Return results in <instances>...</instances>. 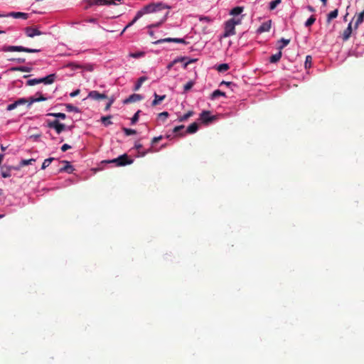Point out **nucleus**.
<instances>
[{
    "label": "nucleus",
    "mask_w": 364,
    "mask_h": 364,
    "mask_svg": "<svg viewBox=\"0 0 364 364\" xmlns=\"http://www.w3.org/2000/svg\"><path fill=\"white\" fill-rule=\"evenodd\" d=\"M4 159V154H0V164H1Z\"/></svg>",
    "instance_id": "61"
},
{
    "label": "nucleus",
    "mask_w": 364,
    "mask_h": 364,
    "mask_svg": "<svg viewBox=\"0 0 364 364\" xmlns=\"http://www.w3.org/2000/svg\"><path fill=\"white\" fill-rule=\"evenodd\" d=\"M11 168H14L15 170H18V168H15V167H6V168H4V167H1V176L3 178H9L11 176Z\"/></svg>",
    "instance_id": "19"
},
{
    "label": "nucleus",
    "mask_w": 364,
    "mask_h": 364,
    "mask_svg": "<svg viewBox=\"0 0 364 364\" xmlns=\"http://www.w3.org/2000/svg\"><path fill=\"white\" fill-rule=\"evenodd\" d=\"M30 99L27 100L25 98H20L18 100L15 101V103L16 104V106L23 105L26 103H29Z\"/></svg>",
    "instance_id": "36"
},
{
    "label": "nucleus",
    "mask_w": 364,
    "mask_h": 364,
    "mask_svg": "<svg viewBox=\"0 0 364 364\" xmlns=\"http://www.w3.org/2000/svg\"><path fill=\"white\" fill-rule=\"evenodd\" d=\"M184 128V126L183 125H180V126H177L176 127L173 128V132L176 134H177L179 131H181V129H183Z\"/></svg>",
    "instance_id": "48"
},
{
    "label": "nucleus",
    "mask_w": 364,
    "mask_h": 364,
    "mask_svg": "<svg viewBox=\"0 0 364 364\" xmlns=\"http://www.w3.org/2000/svg\"><path fill=\"white\" fill-rule=\"evenodd\" d=\"M113 102H114V99H111V100H109V102L107 104V105H106V107H105V110H108V109L110 108V107L112 106V103H113Z\"/></svg>",
    "instance_id": "50"
},
{
    "label": "nucleus",
    "mask_w": 364,
    "mask_h": 364,
    "mask_svg": "<svg viewBox=\"0 0 364 364\" xmlns=\"http://www.w3.org/2000/svg\"><path fill=\"white\" fill-rule=\"evenodd\" d=\"M225 92L220 91V90H216L212 93L211 98L215 99V98L218 97L219 96H225Z\"/></svg>",
    "instance_id": "30"
},
{
    "label": "nucleus",
    "mask_w": 364,
    "mask_h": 364,
    "mask_svg": "<svg viewBox=\"0 0 364 364\" xmlns=\"http://www.w3.org/2000/svg\"><path fill=\"white\" fill-rule=\"evenodd\" d=\"M146 80L147 77L146 76H142L139 77L134 86V90H138L141 87L143 82H144Z\"/></svg>",
    "instance_id": "23"
},
{
    "label": "nucleus",
    "mask_w": 364,
    "mask_h": 364,
    "mask_svg": "<svg viewBox=\"0 0 364 364\" xmlns=\"http://www.w3.org/2000/svg\"><path fill=\"white\" fill-rule=\"evenodd\" d=\"M171 42L187 44V42L183 38H161V39L154 41V43L157 45V44H160V43H171Z\"/></svg>",
    "instance_id": "7"
},
{
    "label": "nucleus",
    "mask_w": 364,
    "mask_h": 364,
    "mask_svg": "<svg viewBox=\"0 0 364 364\" xmlns=\"http://www.w3.org/2000/svg\"><path fill=\"white\" fill-rule=\"evenodd\" d=\"M3 50L5 52H25V53H38L40 49L28 48L23 46H4Z\"/></svg>",
    "instance_id": "4"
},
{
    "label": "nucleus",
    "mask_w": 364,
    "mask_h": 364,
    "mask_svg": "<svg viewBox=\"0 0 364 364\" xmlns=\"http://www.w3.org/2000/svg\"><path fill=\"white\" fill-rule=\"evenodd\" d=\"M142 100V96L139 94H132L128 98H127L124 101V104H128L131 102H137Z\"/></svg>",
    "instance_id": "16"
},
{
    "label": "nucleus",
    "mask_w": 364,
    "mask_h": 364,
    "mask_svg": "<svg viewBox=\"0 0 364 364\" xmlns=\"http://www.w3.org/2000/svg\"><path fill=\"white\" fill-rule=\"evenodd\" d=\"M141 54H137V53H134V54H132V56L134 57V58H136L138 56H140Z\"/></svg>",
    "instance_id": "60"
},
{
    "label": "nucleus",
    "mask_w": 364,
    "mask_h": 364,
    "mask_svg": "<svg viewBox=\"0 0 364 364\" xmlns=\"http://www.w3.org/2000/svg\"><path fill=\"white\" fill-rule=\"evenodd\" d=\"M168 113L167 112H163L159 114V117L166 119L168 117Z\"/></svg>",
    "instance_id": "47"
},
{
    "label": "nucleus",
    "mask_w": 364,
    "mask_h": 364,
    "mask_svg": "<svg viewBox=\"0 0 364 364\" xmlns=\"http://www.w3.org/2000/svg\"><path fill=\"white\" fill-rule=\"evenodd\" d=\"M47 116H52L56 118H60L61 119H65L66 118V115L64 113L56 112V113H48Z\"/></svg>",
    "instance_id": "26"
},
{
    "label": "nucleus",
    "mask_w": 364,
    "mask_h": 364,
    "mask_svg": "<svg viewBox=\"0 0 364 364\" xmlns=\"http://www.w3.org/2000/svg\"><path fill=\"white\" fill-rule=\"evenodd\" d=\"M170 9V6L162 2L152 3L144 6V8L141 10L139 11L136 13L134 19L125 26V28L122 31L121 34H122L126 31L127 28L132 26L144 14L159 12L164 9Z\"/></svg>",
    "instance_id": "1"
},
{
    "label": "nucleus",
    "mask_w": 364,
    "mask_h": 364,
    "mask_svg": "<svg viewBox=\"0 0 364 364\" xmlns=\"http://www.w3.org/2000/svg\"><path fill=\"white\" fill-rule=\"evenodd\" d=\"M176 63V60H173L167 65V69L171 70L172 67Z\"/></svg>",
    "instance_id": "52"
},
{
    "label": "nucleus",
    "mask_w": 364,
    "mask_h": 364,
    "mask_svg": "<svg viewBox=\"0 0 364 364\" xmlns=\"http://www.w3.org/2000/svg\"><path fill=\"white\" fill-rule=\"evenodd\" d=\"M55 77L56 75L53 73L42 78L29 80L27 81L26 85L29 86H33L42 82L46 85H49L52 84L55 81Z\"/></svg>",
    "instance_id": "2"
},
{
    "label": "nucleus",
    "mask_w": 364,
    "mask_h": 364,
    "mask_svg": "<svg viewBox=\"0 0 364 364\" xmlns=\"http://www.w3.org/2000/svg\"><path fill=\"white\" fill-rule=\"evenodd\" d=\"M168 14H169V11H166L163 14V16H161V18L159 22H157L156 23H152V24L148 26V28H151L159 27L166 20Z\"/></svg>",
    "instance_id": "17"
},
{
    "label": "nucleus",
    "mask_w": 364,
    "mask_h": 364,
    "mask_svg": "<svg viewBox=\"0 0 364 364\" xmlns=\"http://www.w3.org/2000/svg\"><path fill=\"white\" fill-rule=\"evenodd\" d=\"M26 35L29 38H33L36 36H41L43 34L38 28L33 27H26L24 29Z\"/></svg>",
    "instance_id": "9"
},
{
    "label": "nucleus",
    "mask_w": 364,
    "mask_h": 364,
    "mask_svg": "<svg viewBox=\"0 0 364 364\" xmlns=\"http://www.w3.org/2000/svg\"><path fill=\"white\" fill-rule=\"evenodd\" d=\"M133 161V159H129L127 154H124L116 159L109 161H105V162L115 164L117 166H124L126 165L132 164Z\"/></svg>",
    "instance_id": "3"
},
{
    "label": "nucleus",
    "mask_w": 364,
    "mask_h": 364,
    "mask_svg": "<svg viewBox=\"0 0 364 364\" xmlns=\"http://www.w3.org/2000/svg\"><path fill=\"white\" fill-rule=\"evenodd\" d=\"M230 21H233V23H234V26H235L236 25H238L241 23V20L240 19H235V18H231L230 19Z\"/></svg>",
    "instance_id": "53"
},
{
    "label": "nucleus",
    "mask_w": 364,
    "mask_h": 364,
    "mask_svg": "<svg viewBox=\"0 0 364 364\" xmlns=\"http://www.w3.org/2000/svg\"><path fill=\"white\" fill-rule=\"evenodd\" d=\"M198 129V123L196 122H193L192 124H191L188 127H187V129H186V133L187 134H194L196 133Z\"/></svg>",
    "instance_id": "20"
},
{
    "label": "nucleus",
    "mask_w": 364,
    "mask_h": 364,
    "mask_svg": "<svg viewBox=\"0 0 364 364\" xmlns=\"http://www.w3.org/2000/svg\"><path fill=\"white\" fill-rule=\"evenodd\" d=\"M311 60H312L311 56L307 55L306 57V61H305V68H306L311 67Z\"/></svg>",
    "instance_id": "43"
},
{
    "label": "nucleus",
    "mask_w": 364,
    "mask_h": 364,
    "mask_svg": "<svg viewBox=\"0 0 364 364\" xmlns=\"http://www.w3.org/2000/svg\"><path fill=\"white\" fill-rule=\"evenodd\" d=\"M71 148V146L67 144H63L62 146H61V151L65 152L67 150L70 149Z\"/></svg>",
    "instance_id": "49"
},
{
    "label": "nucleus",
    "mask_w": 364,
    "mask_h": 364,
    "mask_svg": "<svg viewBox=\"0 0 364 364\" xmlns=\"http://www.w3.org/2000/svg\"><path fill=\"white\" fill-rule=\"evenodd\" d=\"M282 0H274L270 2L269 9L274 10L281 3Z\"/></svg>",
    "instance_id": "41"
},
{
    "label": "nucleus",
    "mask_w": 364,
    "mask_h": 364,
    "mask_svg": "<svg viewBox=\"0 0 364 364\" xmlns=\"http://www.w3.org/2000/svg\"><path fill=\"white\" fill-rule=\"evenodd\" d=\"M17 106H16V104L15 103V102L12 104H10L7 106L6 107V110L7 111H11L13 109H14L15 108H16Z\"/></svg>",
    "instance_id": "44"
},
{
    "label": "nucleus",
    "mask_w": 364,
    "mask_h": 364,
    "mask_svg": "<svg viewBox=\"0 0 364 364\" xmlns=\"http://www.w3.org/2000/svg\"><path fill=\"white\" fill-rule=\"evenodd\" d=\"M28 14L23 12H10L7 14H5V17H13L14 18H21L23 19H27L28 18Z\"/></svg>",
    "instance_id": "11"
},
{
    "label": "nucleus",
    "mask_w": 364,
    "mask_h": 364,
    "mask_svg": "<svg viewBox=\"0 0 364 364\" xmlns=\"http://www.w3.org/2000/svg\"><path fill=\"white\" fill-rule=\"evenodd\" d=\"M10 60L16 61L18 63H23L25 62L26 59L23 58H11V59H10Z\"/></svg>",
    "instance_id": "46"
},
{
    "label": "nucleus",
    "mask_w": 364,
    "mask_h": 364,
    "mask_svg": "<svg viewBox=\"0 0 364 364\" xmlns=\"http://www.w3.org/2000/svg\"><path fill=\"white\" fill-rule=\"evenodd\" d=\"M110 119L111 116H105L101 118V121L104 124V125L107 127L112 124Z\"/></svg>",
    "instance_id": "28"
},
{
    "label": "nucleus",
    "mask_w": 364,
    "mask_h": 364,
    "mask_svg": "<svg viewBox=\"0 0 364 364\" xmlns=\"http://www.w3.org/2000/svg\"><path fill=\"white\" fill-rule=\"evenodd\" d=\"M80 92V90H76L74 92H71L70 94V96L72 97H74L78 95Z\"/></svg>",
    "instance_id": "51"
},
{
    "label": "nucleus",
    "mask_w": 364,
    "mask_h": 364,
    "mask_svg": "<svg viewBox=\"0 0 364 364\" xmlns=\"http://www.w3.org/2000/svg\"><path fill=\"white\" fill-rule=\"evenodd\" d=\"M316 21V18L314 16H311L308 19L307 21H306L305 23V26L306 27H309L311 26L312 24L314 23V22Z\"/></svg>",
    "instance_id": "37"
},
{
    "label": "nucleus",
    "mask_w": 364,
    "mask_h": 364,
    "mask_svg": "<svg viewBox=\"0 0 364 364\" xmlns=\"http://www.w3.org/2000/svg\"><path fill=\"white\" fill-rule=\"evenodd\" d=\"M196 60V59H192V60H190L188 62L184 64V68H186L187 67V65L191 63H193L195 62Z\"/></svg>",
    "instance_id": "56"
},
{
    "label": "nucleus",
    "mask_w": 364,
    "mask_h": 364,
    "mask_svg": "<svg viewBox=\"0 0 364 364\" xmlns=\"http://www.w3.org/2000/svg\"><path fill=\"white\" fill-rule=\"evenodd\" d=\"M34 161H36V159H23L21 161L20 166H27V165L31 164L32 162H34Z\"/></svg>",
    "instance_id": "40"
},
{
    "label": "nucleus",
    "mask_w": 364,
    "mask_h": 364,
    "mask_svg": "<svg viewBox=\"0 0 364 364\" xmlns=\"http://www.w3.org/2000/svg\"><path fill=\"white\" fill-rule=\"evenodd\" d=\"M46 100V98L44 97L42 95L38 98L31 97L29 103H28V106H30L32 103H33L35 102L45 101Z\"/></svg>",
    "instance_id": "33"
},
{
    "label": "nucleus",
    "mask_w": 364,
    "mask_h": 364,
    "mask_svg": "<svg viewBox=\"0 0 364 364\" xmlns=\"http://www.w3.org/2000/svg\"><path fill=\"white\" fill-rule=\"evenodd\" d=\"M149 35L151 36V37H154V32L153 31H149Z\"/></svg>",
    "instance_id": "63"
},
{
    "label": "nucleus",
    "mask_w": 364,
    "mask_h": 364,
    "mask_svg": "<svg viewBox=\"0 0 364 364\" xmlns=\"http://www.w3.org/2000/svg\"><path fill=\"white\" fill-rule=\"evenodd\" d=\"M154 100L151 102V106L155 107L158 105H159L165 98L166 95H159L156 92L154 95Z\"/></svg>",
    "instance_id": "18"
},
{
    "label": "nucleus",
    "mask_w": 364,
    "mask_h": 364,
    "mask_svg": "<svg viewBox=\"0 0 364 364\" xmlns=\"http://www.w3.org/2000/svg\"><path fill=\"white\" fill-rule=\"evenodd\" d=\"M162 138H163L162 136H159L154 137L152 141H151V144H154L159 142L160 140L162 139Z\"/></svg>",
    "instance_id": "45"
},
{
    "label": "nucleus",
    "mask_w": 364,
    "mask_h": 364,
    "mask_svg": "<svg viewBox=\"0 0 364 364\" xmlns=\"http://www.w3.org/2000/svg\"><path fill=\"white\" fill-rule=\"evenodd\" d=\"M140 110H138L134 114V116L132 117L131 119V123L132 124H135L138 120H139V113H140Z\"/></svg>",
    "instance_id": "42"
},
{
    "label": "nucleus",
    "mask_w": 364,
    "mask_h": 364,
    "mask_svg": "<svg viewBox=\"0 0 364 364\" xmlns=\"http://www.w3.org/2000/svg\"><path fill=\"white\" fill-rule=\"evenodd\" d=\"M32 70L31 68L29 67H24V66H20V67H13L10 69L11 71H21V72H31Z\"/></svg>",
    "instance_id": "22"
},
{
    "label": "nucleus",
    "mask_w": 364,
    "mask_h": 364,
    "mask_svg": "<svg viewBox=\"0 0 364 364\" xmlns=\"http://www.w3.org/2000/svg\"><path fill=\"white\" fill-rule=\"evenodd\" d=\"M151 152H153L152 149H149L147 151L141 153V156H144L146 154H147L148 153H151Z\"/></svg>",
    "instance_id": "54"
},
{
    "label": "nucleus",
    "mask_w": 364,
    "mask_h": 364,
    "mask_svg": "<svg viewBox=\"0 0 364 364\" xmlns=\"http://www.w3.org/2000/svg\"><path fill=\"white\" fill-rule=\"evenodd\" d=\"M62 163L65 164V165L60 168L59 171L60 172H67L68 173H71L74 171V168L73 166L70 164V162L68 161H62Z\"/></svg>",
    "instance_id": "15"
},
{
    "label": "nucleus",
    "mask_w": 364,
    "mask_h": 364,
    "mask_svg": "<svg viewBox=\"0 0 364 364\" xmlns=\"http://www.w3.org/2000/svg\"><path fill=\"white\" fill-rule=\"evenodd\" d=\"M88 97H90L95 100H100L102 99H106L107 97L105 94L100 93L97 91L93 90L89 92Z\"/></svg>",
    "instance_id": "12"
},
{
    "label": "nucleus",
    "mask_w": 364,
    "mask_h": 364,
    "mask_svg": "<svg viewBox=\"0 0 364 364\" xmlns=\"http://www.w3.org/2000/svg\"><path fill=\"white\" fill-rule=\"evenodd\" d=\"M142 148V145L141 144H136L135 149L139 152L140 149Z\"/></svg>",
    "instance_id": "55"
},
{
    "label": "nucleus",
    "mask_w": 364,
    "mask_h": 364,
    "mask_svg": "<svg viewBox=\"0 0 364 364\" xmlns=\"http://www.w3.org/2000/svg\"><path fill=\"white\" fill-rule=\"evenodd\" d=\"M200 119L205 124L213 122L215 119V116H210V111H203L200 114Z\"/></svg>",
    "instance_id": "8"
},
{
    "label": "nucleus",
    "mask_w": 364,
    "mask_h": 364,
    "mask_svg": "<svg viewBox=\"0 0 364 364\" xmlns=\"http://www.w3.org/2000/svg\"><path fill=\"white\" fill-rule=\"evenodd\" d=\"M1 149L2 151H5L6 147L4 146L3 145L1 146Z\"/></svg>",
    "instance_id": "62"
},
{
    "label": "nucleus",
    "mask_w": 364,
    "mask_h": 364,
    "mask_svg": "<svg viewBox=\"0 0 364 364\" xmlns=\"http://www.w3.org/2000/svg\"><path fill=\"white\" fill-rule=\"evenodd\" d=\"M352 33V23H349L348 27L343 31L342 34V39L346 41L349 39Z\"/></svg>",
    "instance_id": "14"
},
{
    "label": "nucleus",
    "mask_w": 364,
    "mask_h": 364,
    "mask_svg": "<svg viewBox=\"0 0 364 364\" xmlns=\"http://www.w3.org/2000/svg\"><path fill=\"white\" fill-rule=\"evenodd\" d=\"M338 9H335L331 11L327 16V23H330L332 19L336 18L338 16Z\"/></svg>",
    "instance_id": "24"
},
{
    "label": "nucleus",
    "mask_w": 364,
    "mask_h": 364,
    "mask_svg": "<svg viewBox=\"0 0 364 364\" xmlns=\"http://www.w3.org/2000/svg\"><path fill=\"white\" fill-rule=\"evenodd\" d=\"M282 53L281 50L270 57L269 62L272 63H277L282 58Z\"/></svg>",
    "instance_id": "21"
},
{
    "label": "nucleus",
    "mask_w": 364,
    "mask_h": 364,
    "mask_svg": "<svg viewBox=\"0 0 364 364\" xmlns=\"http://www.w3.org/2000/svg\"><path fill=\"white\" fill-rule=\"evenodd\" d=\"M194 112L193 111H188L187 113L183 114V116H181L178 117L179 122H185L186 121L189 117H192L193 115Z\"/></svg>",
    "instance_id": "25"
},
{
    "label": "nucleus",
    "mask_w": 364,
    "mask_h": 364,
    "mask_svg": "<svg viewBox=\"0 0 364 364\" xmlns=\"http://www.w3.org/2000/svg\"><path fill=\"white\" fill-rule=\"evenodd\" d=\"M233 21L228 20L225 24L224 37H229L235 34V26H234Z\"/></svg>",
    "instance_id": "6"
},
{
    "label": "nucleus",
    "mask_w": 364,
    "mask_h": 364,
    "mask_svg": "<svg viewBox=\"0 0 364 364\" xmlns=\"http://www.w3.org/2000/svg\"><path fill=\"white\" fill-rule=\"evenodd\" d=\"M280 42L282 43V45H280L278 47V49L282 51V50L290 43V40L289 39L282 38L280 40Z\"/></svg>",
    "instance_id": "32"
},
{
    "label": "nucleus",
    "mask_w": 364,
    "mask_h": 364,
    "mask_svg": "<svg viewBox=\"0 0 364 364\" xmlns=\"http://www.w3.org/2000/svg\"><path fill=\"white\" fill-rule=\"evenodd\" d=\"M363 18H364V14L360 13L359 15L358 16L356 22L355 23V29L358 28L359 24H360L363 21Z\"/></svg>",
    "instance_id": "31"
},
{
    "label": "nucleus",
    "mask_w": 364,
    "mask_h": 364,
    "mask_svg": "<svg viewBox=\"0 0 364 364\" xmlns=\"http://www.w3.org/2000/svg\"><path fill=\"white\" fill-rule=\"evenodd\" d=\"M271 28V21H267L262 23V25L257 28V32L258 33H262L264 32H267L270 30Z\"/></svg>",
    "instance_id": "13"
},
{
    "label": "nucleus",
    "mask_w": 364,
    "mask_h": 364,
    "mask_svg": "<svg viewBox=\"0 0 364 364\" xmlns=\"http://www.w3.org/2000/svg\"><path fill=\"white\" fill-rule=\"evenodd\" d=\"M122 130H123L124 133L127 136L133 135V134H135L136 133V130L132 129H129V128H126V127H123Z\"/></svg>",
    "instance_id": "35"
},
{
    "label": "nucleus",
    "mask_w": 364,
    "mask_h": 364,
    "mask_svg": "<svg viewBox=\"0 0 364 364\" xmlns=\"http://www.w3.org/2000/svg\"><path fill=\"white\" fill-rule=\"evenodd\" d=\"M194 84V81L191 80L188 82L183 87L184 92L189 91L193 87Z\"/></svg>",
    "instance_id": "34"
},
{
    "label": "nucleus",
    "mask_w": 364,
    "mask_h": 364,
    "mask_svg": "<svg viewBox=\"0 0 364 364\" xmlns=\"http://www.w3.org/2000/svg\"><path fill=\"white\" fill-rule=\"evenodd\" d=\"M48 127L49 128H53L55 130L57 134H60L65 129V125L64 124L60 123L58 120L55 119L53 121L48 122Z\"/></svg>",
    "instance_id": "5"
},
{
    "label": "nucleus",
    "mask_w": 364,
    "mask_h": 364,
    "mask_svg": "<svg viewBox=\"0 0 364 364\" xmlns=\"http://www.w3.org/2000/svg\"><path fill=\"white\" fill-rule=\"evenodd\" d=\"M185 60V58H176L174 60H176V63H178V62H182Z\"/></svg>",
    "instance_id": "57"
},
{
    "label": "nucleus",
    "mask_w": 364,
    "mask_h": 364,
    "mask_svg": "<svg viewBox=\"0 0 364 364\" xmlns=\"http://www.w3.org/2000/svg\"><path fill=\"white\" fill-rule=\"evenodd\" d=\"M321 1L323 2V5H326L327 3V0H321Z\"/></svg>",
    "instance_id": "64"
},
{
    "label": "nucleus",
    "mask_w": 364,
    "mask_h": 364,
    "mask_svg": "<svg viewBox=\"0 0 364 364\" xmlns=\"http://www.w3.org/2000/svg\"><path fill=\"white\" fill-rule=\"evenodd\" d=\"M229 69V65L227 63H223L218 65V70L219 72H225Z\"/></svg>",
    "instance_id": "39"
},
{
    "label": "nucleus",
    "mask_w": 364,
    "mask_h": 364,
    "mask_svg": "<svg viewBox=\"0 0 364 364\" xmlns=\"http://www.w3.org/2000/svg\"><path fill=\"white\" fill-rule=\"evenodd\" d=\"M221 84H225V85H230L232 84V82H225V81H223V82H221Z\"/></svg>",
    "instance_id": "59"
},
{
    "label": "nucleus",
    "mask_w": 364,
    "mask_h": 364,
    "mask_svg": "<svg viewBox=\"0 0 364 364\" xmlns=\"http://www.w3.org/2000/svg\"><path fill=\"white\" fill-rule=\"evenodd\" d=\"M89 6L116 4L114 0H87Z\"/></svg>",
    "instance_id": "10"
},
{
    "label": "nucleus",
    "mask_w": 364,
    "mask_h": 364,
    "mask_svg": "<svg viewBox=\"0 0 364 364\" xmlns=\"http://www.w3.org/2000/svg\"><path fill=\"white\" fill-rule=\"evenodd\" d=\"M53 160H55V158H53V157L45 159L44 161L43 162L41 168L46 169Z\"/></svg>",
    "instance_id": "29"
},
{
    "label": "nucleus",
    "mask_w": 364,
    "mask_h": 364,
    "mask_svg": "<svg viewBox=\"0 0 364 364\" xmlns=\"http://www.w3.org/2000/svg\"><path fill=\"white\" fill-rule=\"evenodd\" d=\"M65 107H66L68 111H69V112H80L79 109L77 107H75L71 104H66Z\"/></svg>",
    "instance_id": "38"
},
{
    "label": "nucleus",
    "mask_w": 364,
    "mask_h": 364,
    "mask_svg": "<svg viewBox=\"0 0 364 364\" xmlns=\"http://www.w3.org/2000/svg\"><path fill=\"white\" fill-rule=\"evenodd\" d=\"M242 11H243L242 7L237 6V7L233 8L231 10L230 14L233 15V16L239 15L242 12Z\"/></svg>",
    "instance_id": "27"
},
{
    "label": "nucleus",
    "mask_w": 364,
    "mask_h": 364,
    "mask_svg": "<svg viewBox=\"0 0 364 364\" xmlns=\"http://www.w3.org/2000/svg\"><path fill=\"white\" fill-rule=\"evenodd\" d=\"M307 8H308L309 11H310L311 12L315 11V9L311 6H308Z\"/></svg>",
    "instance_id": "58"
}]
</instances>
